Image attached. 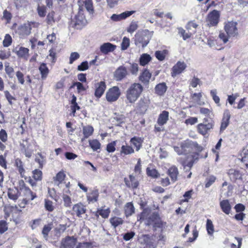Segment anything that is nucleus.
Here are the masks:
<instances>
[{
	"instance_id": "nucleus-1",
	"label": "nucleus",
	"mask_w": 248,
	"mask_h": 248,
	"mask_svg": "<svg viewBox=\"0 0 248 248\" xmlns=\"http://www.w3.org/2000/svg\"><path fill=\"white\" fill-rule=\"evenodd\" d=\"M143 91V87L140 83L132 84L126 91V98L130 103H134Z\"/></svg>"
},
{
	"instance_id": "nucleus-2",
	"label": "nucleus",
	"mask_w": 248,
	"mask_h": 248,
	"mask_svg": "<svg viewBox=\"0 0 248 248\" xmlns=\"http://www.w3.org/2000/svg\"><path fill=\"white\" fill-rule=\"evenodd\" d=\"M83 5L78 8V13L71 19L70 26L77 29H81L87 23L84 12Z\"/></svg>"
},
{
	"instance_id": "nucleus-3",
	"label": "nucleus",
	"mask_w": 248,
	"mask_h": 248,
	"mask_svg": "<svg viewBox=\"0 0 248 248\" xmlns=\"http://www.w3.org/2000/svg\"><path fill=\"white\" fill-rule=\"evenodd\" d=\"M138 219L141 222L144 221L147 225H157L160 221V218L157 214L151 213L149 210L146 209L144 210L139 216Z\"/></svg>"
},
{
	"instance_id": "nucleus-4",
	"label": "nucleus",
	"mask_w": 248,
	"mask_h": 248,
	"mask_svg": "<svg viewBox=\"0 0 248 248\" xmlns=\"http://www.w3.org/2000/svg\"><path fill=\"white\" fill-rule=\"evenodd\" d=\"M153 34V31L148 30L139 31L135 34V44L145 47L149 43Z\"/></svg>"
},
{
	"instance_id": "nucleus-5",
	"label": "nucleus",
	"mask_w": 248,
	"mask_h": 248,
	"mask_svg": "<svg viewBox=\"0 0 248 248\" xmlns=\"http://www.w3.org/2000/svg\"><path fill=\"white\" fill-rule=\"evenodd\" d=\"M120 94L121 92L119 88L117 86H114L109 89L107 92L106 98L108 102H113L119 98Z\"/></svg>"
},
{
	"instance_id": "nucleus-6",
	"label": "nucleus",
	"mask_w": 248,
	"mask_h": 248,
	"mask_svg": "<svg viewBox=\"0 0 248 248\" xmlns=\"http://www.w3.org/2000/svg\"><path fill=\"white\" fill-rule=\"evenodd\" d=\"M128 74L127 68L121 65L118 67L113 73V78L116 81H121L125 78Z\"/></svg>"
},
{
	"instance_id": "nucleus-7",
	"label": "nucleus",
	"mask_w": 248,
	"mask_h": 248,
	"mask_svg": "<svg viewBox=\"0 0 248 248\" xmlns=\"http://www.w3.org/2000/svg\"><path fill=\"white\" fill-rule=\"evenodd\" d=\"M78 240L74 236H67L62 239L60 248H75L76 247Z\"/></svg>"
},
{
	"instance_id": "nucleus-8",
	"label": "nucleus",
	"mask_w": 248,
	"mask_h": 248,
	"mask_svg": "<svg viewBox=\"0 0 248 248\" xmlns=\"http://www.w3.org/2000/svg\"><path fill=\"white\" fill-rule=\"evenodd\" d=\"M237 23L233 21H229L225 23L224 30L229 37H234L238 35Z\"/></svg>"
},
{
	"instance_id": "nucleus-9",
	"label": "nucleus",
	"mask_w": 248,
	"mask_h": 248,
	"mask_svg": "<svg viewBox=\"0 0 248 248\" xmlns=\"http://www.w3.org/2000/svg\"><path fill=\"white\" fill-rule=\"evenodd\" d=\"M207 121V119L205 118L204 119V123L200 124L198 125V132L202 135L206 134L208 131L213 127L214 124L213 121H211V122L206 123Z\"/></svg>"
},
{
	"instance_id": "nucleus-10",
	"label": "nucleus",
	"mask_w": 248,
	"mask_h": 248,
	"mask_svg": "<svg viewBox=\"0 0 248 248\" xmlns=\"http://www.w3.org/2000/svg\"><path fill=\"white\" fill-rule=\"evenodd\" d=\"M219 13L217 10H214L210 12L207 16V22L209 26H216L219 21Z\"/></svg>"
},
{
	"instance_id": "nucleus-11",
	"label": "nucleus",
	"mask_w": 248,
	"mask_h": 248,
	"mask_svg": "<svg viewBox=\"0 0 248 248\" xmlns=\"http://www.w3.org/2000/svg\"><path fill=\"white\" fill-rule=\"evenodd\" d=\"M150 101L145 97L141 98L137 104L136 110L140 114L144 113L149 106Z\"/></svg>"
},
{
	"instance_id": "nucleus-12",
	"label": "nucleus",
	"mask_w": 248,
	"mask_h": 248,
	"mask_svg": "<svg viewBox=\"0 0 248 248\" xmlns=\"http://www.w3.org/2000/svg\"><path fill=\"white\" fill-rule=\"evenodd\" d=\"M186 64L184 62L178 61L172 68L171 75L173 77L182 73L186 68Z\"/></svg>"
},
{
	"instance_id": "nucleus-13",
	"label": "nucleus",
	"mask_w": 248,
	"mask_h": 248,
	"mask_svg": "<svg viewBox=\"0 0 248 248\" xmlns=\"http://www.w3.org/2000/svg\"><path fill=\"white\" fill-rule=\"evenodd\" d=\"M18 58L27 60L29 56V49L26 47L17 46L13 49Z\"/></svg>"
},
{
	"instance_id": "nucleus-14",
	"label": "nucleus",
	"mask_w": 248,
	"mask_h": 248,
	"mask_svg": "<svg viewBox=\"0 0 248 248\" xmlns=\"http://www.w3.org/2000/svg\"><path fill=\"white\" fill-rule=\"evenodd\" d=\"M31 24L27 22L20 26L18 29V33L22 37L29 35L31 32Z\"/></svg>"
},
{
	"instance_id": "nucleus-15",
	"label": "nucleus",
	"mask_w": 248,
	"mask_h": 248,
	"mask_svg": "<svg viewBox=\"0 0 248 248\" xmlns=\"http://www.w3.org/2000/svg\"><path fill=\"white\" fill-rule=\"evenodd\" d=\"M95 93L94 95L97 98H100L103 94L106 88V85L104 81H100L95 84Z\"/></svg>"
},
{
	"instance_id": "nucleus-16",
	"label": "nucleus",
	"mask_w": 248,
	"mask_h": 248,
	"mask_svg": "<svg viewBox=\"0 0 248 248\" xmlns=\"http://www.w3.org/2000/svg\"><path fill=\"white\" fill-rule=\"evenodd\" d=\"M22 191H23L24 196L26 197V199H24L23 200L22 202L19 205V206L21 207H24V205L26 204L27 202L26 199L32 201L36 197V195L35 193H33L28 187L25 188V189Z\"/></svg>"
},
{
	"instance_id": "nucleus-17",
	"label": "nucleus",
	"mask_w": 248,
	"mask_h": 248,
	"mask_svg": "<svg viewBox=\"0 0 248 248\" xmlns=\"http://www.w3.org/2000/svg\"><path fill=\"white\" fill-rule=\"evenodd\" d=\"M135 13L134 11H125L120 14H113L110 18L114 21H119L125 19Z\"/></svg>"
},
{
	"instance_id": "nucleus-18",
	"label": "nucleus",
	"mask_w": 248,
	"mask_h": 248,
	"mask_svg": "<svg viewBox=\"0 0 248 248\" xmlns=\"http://www.w3.org/2000/svg\"><path fill=\"white\" fill-rule=\"evenodd\" d=\"M124 182L128 187L133 189L137 188L139 185V181L132 175H129V179L124 178Z\"/></svg>"
},
{
	"instance_id": "nucleus-19",
	"label": "nucleus",
	"mask_w": 248,
	"mask_h": 248,
	"mask_svg": "<svg viewBox=\"0 0 248 248\" xmlns=\"http://www.w3.org/2000/svg\"><path fill=\"white\" fill-rule=\"evenodd\" d=\"M116 48V46L110 43H105L102 44L100 47V51L104 54H107L109 52L113 51Z\"/></svg>"
},
{
	"instance_id": "nucleus-20",
	"label": "nucleus",
	"mask_w": 248,
	"mask_h": 248,
	"mask_svg": "<svg viewBox=\"0 0 248 248\" xmlns=\"http://www.w3.org/2000/svg\"><path fill=\"white\" fill-rule=\"evenodd\" d=\"M73 211L77 216L81 217L82 215L85 213L86 209L81 203H78L73 206Z\"/></svg>"
},
{
	"instance_id": "nucleus-21",
	"label": "nucleus",
	"mask_w": 248,
	"mask_h": 248,
	"mask_svg": "<svg viewBox=\"0 0 248 248\" xmlns=\"http://www.w3.org/2000/svg\"><path fill=\"white\" fill-rule=\"evenodd\" d=\"M169 112L164 110L158 116L157 123L158 125L162 126L166 124L169 120Z\"/></svg>"
},
{
	"instance_id": "nucleus-22",
	"label": "nucleus",
	"mask_w": 248,
	"mask_h": 248,
	"mask_svg": "<svg viewBox=\"0 0 248 248\" xmlns=\"http://www.w3.org/2000/svg\"><path fill=\"white\" fill-rule=\"evenodd\" d=\"M231 115L229 111L227 110L224 113V116L222 120V122L220 126V131L224 130L228 126L229 124V121Z\"/></svg>"
},
{
	"instance_id": "nucleus-23",
	"label": "nucleus",
	"mask_w": 248,
	"mask_h": 248,
	"mask_svg": "<svg viewBox=\"0 0 248 248\" xmlns=\"http://www.w3.org/2000/svg\"><path fill=\"white\" fill-rule=\"evenodd\" d=\"M228 174L232 181H235L236 180L242 178V174L240 171L233 169H230L228 171Z\"/></svg>"
},
{
	"instance_id": "nucleus-24",
	"label": "nucleus",
	"mask_w": 248,
	"mask_h": 248,
	"mask_svg": "<svg viewBox=\"0 0 248 248\" xmlns=\"http://www.w3.org/2000/svg\"><path fill=\"white\" fill-rule=\"evenodd\" d=\"M220 206L222 211L226 214L229 215L231 211L232 207L228 200H224L220 202Z\"/></svg>"
},
{
	"instance_id": "nucleus-25",
	"label": "nucleus",
	"mask_w": 248,
	"mask_h": 248,
	"mask_svg": "<svg viewBox=\"0 0 248 248\" xmlns=\"http://www.w3.org/2000/svg\"><path fill=\"white\" fill-rule=\"evenodd\" d=\"M7 195L8 198L14 202L16 201L17 199L18 198L20 193L18 190V189L16 188H10L8 189Z\"/></svg>"
},
{
	"instance_id": "nucleus-26",
	"label": "nucleus",
	"mask_w": 248,
	"mask_h": 248,
	"mask_svg": "<svg viewBox=\"0 0 248 248\" xmlns=\"http://www.w3.org/2000/svg\"><path fill=\"white\" fill-rule=\"evenodd\" d=\"M39 70L41 75V78L42 79H45L49 73V69L46 64L45 63H41L39 67Z\"/></svg>"
},
{
	"instance_id": "nucleus-27",
	"label": "nucleus",
	"mask_w": 248,
	"mask_h": 248,
	"mask_svg": "<svg viewBox=\"0 0 248 248\" xmlns=\"http://www.w3.org/2000/svg\"><path fill=\"white\" fill-rule=\"evenodd\" d=\"M124 213L126 217L131 216L135 212V208L132 202H127L124 205Z\"/></svg>"
},
{
	"instance_id": "nucleus-28",
	"label": "nucleus",
	"mask_w": 248,
	"mask_h": 248,
	"mask_svg": "<svg viewBox=\"0 0 248 248\" xmlns=\"http://www.w3.org/2000/svg\"><path fill=\"white\" fill-rule=\"evenodd\" d=\"M168 175L171 178L173 182H175L177 179V176L178 174V170L176 167L172 166L170 168L168 171Z\"/></svg>"
},
{
	"instance_id": "nucleus-29",
	"label": "nucleus",
	"mask_w": 248,
	"mask_h": 248,
	"mask_svg": "<svg viewBox=\"0 0 248 248\" xmlns=\"http://www.w3.org/2000/svg\"><path fill=\"white\" fill-rule=\"evenodd\" d=\"M66 177L65 174L62 171H59L56 175L55 177H54V183L59 186L60 184H62V182L64 181L65 178Z\"/></svg>"
},
{
	"instance_id": "nucleus-30",
	"label": "nucleus",
	"mask_w": 248,
	"mask_h": 248,
	"mask_svg": "<svg viewBox=\"0 0 248 248\" xmlns=\"http://www.w3.org/2000/svg\"><path fill=\"white\" fill-rule=\"evenodd\" d=\"M151 77V74L147 70H145L140 76V80L144 83L149 82Z\"/></svg>"
},
{
	"instance_id": "nucleus-31",
	"label": "nucleus",
	"mask_w": 248,
	"mask_h": 248,
	"mask_svg": "<svg viewBox=\"0 0 248 248\" xmlns=\"http://www.w3.org/2000/svg\"><path fill=\"white\" fill-rule=\"evenodd\" d=\"M130 143L136 147V151H138L142 145V140L140 138L134 137L130 140Z\"/></svg>"
},
{
	"instance_id": "nucleus-32",
	"label": "nucleus",
	"mask_w": 248,
	"mask_h": 248,
	"mask_svg": "<svg viewBox=\"0 0 248 248\" xmlns=\"http://www.w3.org/2000/svg\"><path fill=\"white\" fill-rule=\"evenodd\" d=\"M134 150L133 148L128 145H124L121 147L120 150L121 155H127L133 154Z\"/></svg>"
},
{
	"instance_id": "nucleus-33",
	"label": "nucleus",
	"mask_w": 248,
	"mask_h": 248,
	"mask_svg": "<svg viewBox=\"0 0 248 248\" xmlns=\"http://www.w3.org/2000/svg\"><path fill=\"white\" fill-rule=\"evenodd\" d=\"M167 90V86L165 83H159L157 84L155 88V93L159 95H163Z\"/></svg>"
},
{
	"instance_id": "nucleus-34",
	"label": "nucleus",
	"mask_w": 248,
	"mask_h": 248,
	"mask_svg": "<svg viewBox=\"0 0 248 248\" xmlns=\"http://www.w3.org/2000/svg\"><path fill=\"white\" fill-rule=\"evenodd\" d=\"M99 193L97 190H93L87 195L88 201L91 202H95L98 200Z\"/></svg>"
},
{
	"instance_id": "nucleus-35",
	"label": "nucleus",
	"mask_w": 248,
	"mask_h": 248,
	"mask_svg": "<svg viewBox=\"0 0 248 248\" xmlns=\"http://www.w3.org/2000/svg\"><path fill=\"white\" fill-rule=\"evenodd\" d=\"M109 221L111 225L114 228H116L119 225L122 224L124 222L122 218L116 217H111L109 219Z\"/></svg>"
},
{
	"instance_id": "nucleus-36",
	"label": "nucleus",
	"mask_w": 248,
	"mask_h": 248,
	"mask_svg": "<svg viewBox=\"0 0 248 248\" xmlns=\"http://www.w3.org/2000/svg\"><path fill=\"white\" fill-rule=\"evenodd\" d=\"M151 60L150 55L144 53L142 54L140 59V63L142 66H145Z\"/></svg>"
},
{
	"instance_id": "nucleus-37",
	"label": "nucleus",
	"mask_w": 248,
	"mask_h": 248,
	"mask_svg": "<svg viewBox=\"0 0 248 248\" xmlns=\"http://www.w3.org/2000/svg\"><path fill=\"white\" fill-rule=\"evenodd\" d=\"M93 132V128L90 125L83 127V134L84 139H87L91 136Z\"/></svg>"
},
{
	"instance_id": "nucleus-38",
	"label": "nucleus",
	"mask_w": 248,
	"mask_h": 248,
	"mask_svg": "<svg viewBox=\"0 0 248 248\" xmlns=\"http://www.w3.org/2000/svg\"><path fill=\"white\" fill-rule=\"evenodd\" d=\"M168 53V50L166 49L158 50L155 52V56L158 60L162 61L165 59Z\"/></svg>"
},
{
	"instance_id": "nucleus-39",
	"label": "nucleus",
	"mask_w": 248,
	"mask_h": 248,
	"mask_svg": "<svg viewBox=\"0 0 248 248\" xmlns=\"http://www.w3.org/2000/svg\"><path fill=\"white\" fill-rule=\"evenodd\" d=\"M83 3L84 7L86 9L87 11L90 14H93L94 12L92 0H84Z\"/></svg>"
},
{
	"instance_id": "nucleus-40",
	"label": "nucleus",
	"mask_w": 248,
	"mask_h": 248,
	"mask_svg": "<svg viewBox=\"0 0 248 248\" xmlns=\"http://www.w3.org/2000/svg\"><path fill=\"white\" fill-rule=\"evenodd\" d=\"M89 145L93 151H96L98 149H99L101 147V144L99 141L97 140H90L89 141Z\"/></svg>"
},
{
	"instance_id": "nucleus-41",
	"label": "nucleus",
	"mask_w": 248,
	"mask_h": 248,
	"mask_svg": "<svg viewBox=\"0 0 248 248\" xmlns=\"http://www.w3.org/2000/svg\"><path fill=\"white\" fill-rule=\"evenodd\" d=\"M206 228L208 234L211 235H213L214 232V227L211 220L209 219H207Z\"/></svg>"
},
{
	"instance_id": "nucleus-42",
	"label": "nucleus",
	"mask_w": 248,
	"mask_h": 248,
	"mask_svg": "<svg viewBox=\"0 0 248 248\" xmlns=\"http://www.w3.org/2000/svg\"><path fill=\"white\" fill-rule=\"evenodd\" d=\"M110 212V210L109 208H107V209H100L97 211V213L103 217L104 218H107L108 217L109 213Z\"/></svg>"
},
{
	"instance_id": "nucleus-43",
	"label": "nucleus",
	"mask_w": 248,
	"mask_h": 248,
	"mask_svg": "<svg viewBox=\"0 0 248 248\" xmlns=\"http://www.w3.org/2000/svg\"><path fill=\"white\" fill-rule=\"evenodd\" d=\"M217 91L216 89L212 90L210 91V94L214 101V102L217 104L218 106H220V98L219 96L217 95Z\"/></svg>"
},
{
	"instance_id": "nucleus-44",
	"label": "nucleus",
	"mask_w": 248,
	"mask_h": 248,
	"mask_svg": "<svg viewBox=\"0 0 248 248\" xmlns=\"http://www.w3.org/2000/svg\"><path fill=\"white\" fill-rule=\"evenodd\" d=\"M188 145L192 149L197 152H201L202 150V146L199 145L196 142L189 141L187 143Z\"/></svg>"
},
{
	"instance_id": "nucleus-45",
	"label": "nucleus",
	"mask_w": 248,
	"mask_h": 248,
	"mask_svg": "<svg viewBox=\"0 0 248 248\" xmlns=\"http://www.w3.org/2000/svg\"><path fill=\"white\" fill-rule=\"evenodd\" d=\"M15 164L18 168L19 173L22 175L24 173L25 170L23 168L22 162L20 159L17 158L15 161Z\"/></svg>"
},
{
	"instance_id": "nucleus-46",
	"label": "nucleus",
	"mask_w": 248,
	"mask_h": 248,
	"mask_svg": "<svg viewBox=\"0 0 248 248\" xmlns=\"http://www.w3.org/2000/svg\"><path fill=\"white\" fill-rule=\"evenodd\" d=\"M138 28V23L137 21H133L127 28V32L132 33Z\"/></svg>"
},
{
	"instance_id": "nucleus-47",
	"label": "nucleus",
	"mask_w": 248,
	"mask_h": 248,
	"mask_svg": "<svg viewBox=\"0 0 248 248\" xmlns=\"http://www.w3.org/2000/svg\"><path fill=\"white\" fill-rule=\"evenodd\" d=\"M35 160L36 162L38 163L40 168L43 167L45 162V159L44 157L42 155L41 153H38L37 154Z\"/></svg>"
},
{
	"instance_id": "nucleus-48",
	"label": "nucleus",
	"mask_w": 248,
	"mask_h": 248,
	"mask_svg": "<svg viewBox=\"0 0 248 248\" xmlns=\"http://www.w3.org/2000/svg\"><path fill=\"white\" fill-rule=\"evenodd\" d=\"M33 178L36 181H40L42 178V172L36 169L32 171Z\"/></svg>"
},
{
	"instance_id": "nucleus-49",
	"label": "nucleus",
	"mask_w": 248,
	"mask_h": 248,
	"mask_svg": "<svg viewBox=\"0 0 248 248\" xmlns=\"http://www.w3.org/2000/svg\"><path fill=\"white\" fill-rule=\"evenodd\" d=\"M178 33L183 37L184 40L190 38L191 34L190 33H186V31L182 28H178Z\"/></svg>"
},
{
	"instance_id": "nucleus-50",
	"label": "nucleus",
	"mask_w": 248,
	"mask_h": 248,
	"mask_svg": "<svg viewBox=\"0 0 248 248\" xmlns=\"http://www.w3.org/2000/svg\"><path fill=\"white\" fill-rule=\"evenodd\" d=\"M12 42V39L11 36L9 34H6L3 41V46L5 47L9 46L11 45Z\"/></svg>"
},
{
	"instance_id": "nucleus-51",
	"label": "nucleus",
	"mask_w": 248,
	"mask_h": 248,
	"mask_svg": "<svg viewBox=\"0 0 248 248\" xmlns=\"http://www.w3.org/2000/svg\"><path fill=\"white\" fill-rule=\"evenodd\" d=\"M117 142V140L113 141L107 145L106 150L108 153H113L115 151Z\"/></svg>"
},
{
	"instance_id": "nucleus-52",
	"label": "nucleus",
	"mask_w": 248,
	"mask_h": 248,
	"mask_svg": "<svg viewBox=\"0 0 248 248\" xmlns=\"http://www.w3.org/2000/svg\"><path fill=\"white\" fill-rule=\"evenodd\" d=\"M130 40L126 37H124L121 44V48L122 50L126 49L129 46Z\"/></svg>"
},
{
	"instance_id": "nucleus-53",
	"label": "nucleus",
	"mask_w": 248,
	"mask_h": 248,
	"mask_svg": "<svg viewBox=\"0 0 248 248\" xmlns=\"http://www.w3.org/2000/svg\"><path fill=\"white\" fill-rule=\"evenodd\" d=\"M147 174L148 176L153 178H157L159 174L155 169H150L149 168L147 169Z\"/></svg>"
},
{
	"instance_id": "nucleus-54",
	"label": "nucleus",
	"mask_w": 248,
	"mask_h": 248,
	"mask_svg": "<svg viewBox=\"0 0 248 248\" xmlns=\"http://www.w3.org/2000/svg\"><path fill=\"white\" fill-rule=\"evenodd\" d=\"M52 227L51 224H48L44 227L42 231V234H43L44 238L46 239H47L48 232L50 231Z\"/></svg>"
},
{
	"instance_id": "nucleus-55",
	"label": "nucleus",
	"mask_w": 248,
	"mask_h": 248,
	"mask_svg": "<svg viewBox=\"0 0 248 248\" xmlns=\"http://www.w3.org/2000/svg\"><path fill=\"white\" fill-rule=\"evenodd\" d=\"M216 179L214 176H210L206 179L205 187H209L215 182Z\"/></svg>"
},
{
	"instance_id": "nucleus-56",
	"label": "nucleus",
	"mask_w": 248,
	"mask_h": 248,
	"mask_svg": "<svg viewBox=\"0 0 248 248\" xmlns=\"http://www.w3.org/2000/svg\"><path fill=\"white\" fill-rule=\"evenodd\" d=\"M80 55L77 52H72L69 58V63L72 64L73 62L79 58Z\"/></svg>"
},
{
	"instance_id": "nucleus-57",
	"label": "nucleus",
	"mask_w": 248,
	"mask_h": 248,
	"mask_svg": "<svg viewBox=\"0 0 248 248\" xmlns=\"http://www.w3.org/2000/svg\"><path fill=\"white\" fill-rule=\"evenodd\" d=\"M45 206L46 209L50 212L52 211L54 209L53 202L49 200H45Z\"/></svg>"
},
{
	"instance_id": "nucleus-58",
	"label": "nucleus",
	"mask_w": 248,
	"mask_h": 248,
	"mask_svg": "<svg viewBox=\"0 0 248 248\" xmlns=\"http://www.w3.org/2000/svg\"><path fill=\"white\" fill-rule=\"evenodd\" d=\"M241 161L244 163L246 167L248 168V153L247 151L243 152L241 154Z\"/></svg>"
},
{
	"instance_id": "nucleus-59",
	"label": "nucleus",
	"mask_w": 248,
	"mask_h": 248,
	"mask_svg": "<svg viewBox=\"0 0 248 248\" xmlns=\"http://www.w3.org/2000/svg\"><path fill=\"white\" fill-rule=\"evenodd\" d=\"M89 65L87 61L83 62L78 66V70L80 71H83L88 69Z\"/></svg>"
},
{
	"instance_id": "nucleus-60",
	"label": "nucleus",
	"mask_w": 248,
	"mask_h": 248,
	"mask_svg": "<svg viewBox=\"0 0 248 248\" xmlns=\"http://www.w3.org/2000/svg\"><path fill=\"white\" fill-rule=\"evenodd\" d=\"M200 112L201 114L205 116H210V114H212V109H209L205 108H200Z\"/></svg>"
},
{
	"instance_id": "nucleus-61",
	"label": "nucleus",
	"mask_w": 248,
	"mask_h": 248,
	"mask_svg": "<svg viewBox=\"0 0 248 248\" xmlns=\"http://www.w3.org/2000/svg\"><path fill=\"white\" fill-rule=\"evenodd\" d=\"M62 198L64 206L66 207L70 206L72 203L71 198L65 194L63 195Z\"/></svg>"
},
{
	"instance_id": "nucleus-62",
	"label": "nucleus",
	"mask_w": 248,
	"mask_h": 248,
	"mask_svg": "<svg viewBox=\"0 0 248 248\" xmlns=\"http://www.w3.org/2000/svg\"><path fill=\"white\" fill-rule=\"evenodd\" d=\"M8 229L6 222L5 221H0V233H3Z\"/></svg>"
},
{
	"instance_id": "nucleus-63",
	"label": "nucleus",
	"mask_w": 248,
	"mask_h": 248,
	"mask_svg": "<svg viewBox=\"0 0 248 248\" xmlns=\"http://www.w3.org/2000/svg\"><path fill=\"white\" fill-rule=\"evenodd\" d=\"M6 74L8 75L10 78H12L14 77V69L13 68L8 65L5 66V68Z\"/></svg>"
},
{
	"instance_id": "nucleus-64",
	"label": "nucleus",
	"mask_w": 248,
	"mask_h": 248,
	"mask_svg": "<svg viewBox=\"0 0 248 248\" xmlns=\"http://www.w3.org/2000/svg\"><path fill=\"white\" fill-rule=\"evenodd\" d=\"M16 76L17 77L18 82L20 84H23L25 82L23 74L20 71H18L16 73Z\"/></svg>"
}]
</instances>
